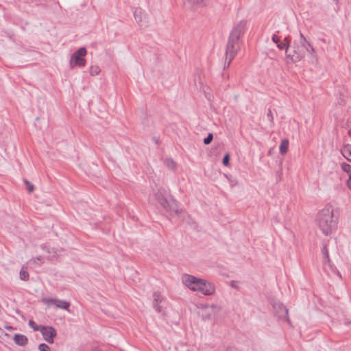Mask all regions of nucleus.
Here are the masks:
<instances>
[{
    "instance_id": "f257e3e1",
    "label": "nucleus",
    "mask_w": 351,
    "mask_h": 351,
    "mask_svg": "<svg viewBox=\"0 0 351 351\" xmlns=\"http://www.w3.org/2000/svg\"><path fill=\"white\" fill-rule=\"evenodd\" d=\"M317 227L324 235H330L336 230L338 217L334 214V208L331 205H326L317 214L315 219Z\"/></svg>"
},
{
    "instance_id": "f03ea898",
    "label": "nucleus",
    "mask_w": 351,
    "mask_h": 351,
    "mask_svg": "<svg viewBox=\"0 0 351 351\" xmlns=\"http://www.w3.org/2000/svg\"><path fill=\"white\" fill-rule=\"evenodd\" d=\"M245 27V22L240 21L230 32L226 50V59L228 58V62L227 65L224 66V68L230 66L232 60L239 50L240 45L239 40L240 37L244 33Z\"/></svg>"
},
{
    "instance_id": "7ed1b4c3",
    "label": "nucleus",
    "mask_w": 351,
    "mask_h": 351,
    "mask_svg": "<svg viewBox=\"0 0 351 351\" xmlns=\"http://www.w3.org/2000/svg\"><path fill=\"white\" fill-rule=\"evenodd\" d=\"M182 282L189 289L205 295H211L215 291V286L210 282L196 278L192 275L184 274Z\"/></svg>"
},
{
    "instance_id": "20e7f679",
    "label": "nucleus",
    "mask_w": 351,
    "mask_h": 351,
    "mask_svg": "<svg viewBox=\"0 0 351 351\" xmlns=\"http://www.w3.org/2000/svg\"><path fill=\"white\" fill-rule=\"evenodd\" d=\"M87 53V50L85 47H80L75 51L71 56L69 65L71 68H74L77 66L80 67L85 66L86 61L84 58Z\"/></svg>"
},
{
    "instance_id": "39448f33",
    "label": "nucleus",
    "mask_w": 351,
    "mask_h": 351,
    "mask_svg": "<svg viewBox=\"0 0 351 351\" xmlns=\"http://www.w3.org/2000/svg\"><path fill=\"white\" fill-rule=\"evenodd\" d=\"M272 306L274 314L278 320L290 324L287 308L280 301L274 302Z\"/></svg>"
},
{
    "instance_id": "423d86ee",
    "label": "nucleus",
    "mask_w": 351,
    "mask_h": 351,
    "mask_svg": "<svg viewBox=\"0 0 351 351\" xmlns=\"http://www.w3.org/2000/svg\"><path fill=\"white\" fill-rule=\"evenodd\" d=\"M159 203L167 212L179 214L178 204L175 199L168 200L166 197H160Z\"/></svg>"
},
{
    "instance_id": "0eeeda50",
    "label": "nucleus",
    "mask_w": 351,
    "mask_h": 351,
    "mask_svg": "<svg viewBox=\"0 0 351 351\" xmlns=\"http://www.w3.org/2000/svg\"><path fill=\"white\" fill-rule=\"evenodd\" d=\"M40 332L45 341L51 344L53 343V339L57 335L56 330L53 327L43 326H41Z\"/></svg>"
},
{
    "instance_id": "6e6552de",
    "label": "nucleus",
    "mask_w": 351,
    "mask_h": 351,
    "mask_svg": "<svg viewBox=\"0 0 351 351\" xmlns=\"http://www.w3.org/2000/svg\"><path fill=\"white\" fill-rule=\"evenodd\" d=\"M300 44L302 48H304L307 53L313 55V56L317 59L316 50L308 41L304 34L300 32Z\"/></svg>"
},
{
    "instance_id": "1a4fd4ad",
    "label": "nucleus",
    "mask_w": 351,
    "mask_h": 351,
    "mask_svg": "<svg viewBox=\"0 0 351 351\" xmlns=\"http://www.w3.org/2000/svg\"><path fill=\"white\" fill-rule=\"evenodd\" d=\"M304 58V54L299 49L298 46H293L292 51L287 53V58L289 60L288 63H295L300 61Z\"/></svg>"
},
{
    "instance_id": "9d476101",
    "label": "nucleus",
    "mask_w": 351,
    "mask_h": 351,
    "mask_svg": "<svg viewBox=\"0 0 351 351\" xmlns=\"http://www.w3.org/2000/svg\"><path fill=\"white\" fill-rule=\"evenodd\" d=\"M209 0H184V5L191 10L206 7Z\"/></svg>"
},
{
    "instance_id": "9b49d317",
    "label": "nucleus",
    "mask_w": 351,
    "mask_h": 351,
    "mask_svg": "<svg viewBox=\"0 0 351 351\" xmlns=\"http://www.w3.org/2000/svg\"><path fill=\"white\" fill-rule=\"evenodd\" d=\"M43 301L45 303L50 302L54 304L57 308L64 310H68L70 306V303L69 302L56 298H45Z\"/></svg>"
},
{
    "instance_id": "f8f14e48",
    "label": "nucleus",
    "mask_w": 351,
    "mask_h": 351,
    "mask_svg": "<svg viewBox=\"0 0 351 351\" xmlns=\"http://www.w3.org/2000/svg\"><path fill=\"white\" fill-rule=\"evenodd\" d=\"M134 17L135 21L140 24L141 23L147 22V14L141 8H136L134 11Z\"/></svg>"
},
{
    "instance_id": "ddd939ff",
    "label": "nucleus",
    "mask_w": 351,
    "mask_h": 351,
    "mask_svg": "<svg viewBox=\"0 0 351 351\" xmlns=\"http://www.w3.org/2000/svg\"><path fill=\"white\" fill-rule=\"evenodd\" d=\"M153 297H154V302H153L154 307L158 312H160L161 306H159V303L163 300V298L161 295L160 292H154L153 294Z\"/></svg>"
},
{
    "instance_id": "4468645a",
    "label": "nucleus",
    "mask_w": 351,
    "mask_h": 351,
    "mask_svg": "<svg viewBox=\"0 0 351 351\" xmlns=\"http://www.w3.org/2000/svg\"><path fill=\"white\" fill-rule=\"evenodd\" d=\"M14 341L16 344L23 346L27 343L28 339L25 335L16 334L14 337Z\"/></svg>"
},
{
    "instance_id": "2eb2a0df",
    "label": "nucleus",
    "mask_w": 351,
    "mask_h": 351,
    "mask_svg": "<svg viewBox=\"0 0 351 351\" xmlns=\"http://www.w3.org/2000/svg\"><path fill=\"white\" fill-rule=\"evenodd\" d=\"M289 142L288 139L285 138L282 140L279 146V151L281 154L284 155L286 153H287L289 149Z\"/></svg>"
},
{
    "instance_id": "dca6fc26",
    "label": "nucleus",
    "mask_w": 351,
    "mask_h": 351,
    "mask_svg": "<svg viewBox=\"0 0 351 351\" xmlns=\"http://www.w3.org/2000/svg\"><path fill=\"white\" fill-rule=\"evenodd\" d=\"M341 153L345 158L351 161V145H345L341 149Z\"/></svg>"
},
{
    "instance_id": "f3484780",
    "label": "nucleus",
    "mask_w": 351,
    "mask_h": 351,
    "mask_svg": "<svg viewBox=\"0 0 351 351\" xmlns=\"http://www.w3.org/2000/svg\"><path fill=\"white\" fill-rule=\"evenodd\" d=\"M20 279L24 281H27L29 280V273L27 271V266L23 265L19 273Z\"/></svg>"
},
{
    "instance_id": "a211bd4d",
    "label": "nucleus",
    "mask_w": 351,
    "mask_h": 351,
    "mask_svg": "<svg viewBox=\"0 0 351 351\" xmlns=\"http://www.w3.org/2000/svg\"><path fill=\"white\" fill-rule=\"evenodd\" d=\"M322 254L324 256V263L330 265V257H329V253H328V250L326 245H323V248H322Z\"/></svg>"
},
{
    "instance_id": "6ab92c4d",
    "label": "nucleus",
    "mask_w": 351,
    "mask_h": 351,
    "mask_svg": "<svg viewBox=\"0 0 351 351\" xmlns=\"http://www.w3.org/2000/svg\"><path fill=\"white\" fill-rule=\"evenodd\" d=\"M165 165L171 169H174L176 167V163L171 158H167L164 161Z\"/></svg>"
},
{
    "instance_id": "aec40b11",
    "label": "nucleus",
    "mask_w": 351,
    "mask_h": 351,
    "mask_svg": "<svg viewBox=\"0 0 351 351\" xmlns=\"http://www.w3.org/2000/svg\"><path fill=\"white\" fill-rule=\"evenodd\" d=\"M341 169L344 172L347 173L348 174L351 173V165H350L349 164L346 163V162H342L341 164Z\"/></svg>"
},
{
    "instance_id": "412c9836",
    "label": "nucleus",
    "mask_w": 351,
    "mask_h": 351,
    "mask_svg": "<svg viewBox=\"0 0 351 351\" xmlns=\"http://www.w3.org/2000/svg\"><path fill=\"white\" fill-rule=\"evenodd\" d=\"M290 46V42L289 41H287V43H278L277 44V47L279 49H286V51H287V53H288L287 50L289 49Z\"/></svg>"
},
{
    "instance_id": "4be33fe9",
    "label": "nucleus",
    "mask_w": 351,
    "mask_h": 351,
    "mask_svg": "<svg viewBox=\"0 0 351 351\" xmlns=\"http://www.w3.org/2000/svg\"><path fill=\"white\" fill-rule=\"evenodd\" d=\"M29 326L34 330V331H40L42 326H38L32 319L29 321Z\"/></svg>"
},
{
    "instance_id": "5701e85b",
    "label": "nucleus",
    "mask_w": 351,
    "mask_h": 351,
    "mask_svg": "<svg viewBox=\"0 0 351 351\" xmlns=\"http://www.w3.org/2000/svg\"><path fill=\"white\" fill-rule=\"evenodd\" d=\"M100 72V69L98 66H91L90 68V74L91 75H96Z\"/></svg>"
},
{
    "instance_id": "b1692460",
    "label": "nucleus",
    "mask_w": 351,
    "mask_h": 351,
    "mask_svg": "<svg viewBox=\"0 0 351 351\" xmlns=\"http://www.w3.org/2000/svg\"><path fill=\"white\" fill-rule=\"evenodd\" d=\"M165 193L166 191L164 189H159L157 193L155 194L157 200L159 202L160 197H165Z\"/></svg>"
},
{
    "instance_id": "393cba45",
    "label": "nucleus",
    "mask_w": 351,
    "mask_h": 351,
    "mask_svg": "<svg viewBox=\"0 0 351 351\" xmlns=\"http://www.w3.org/2000/svg\"><path fill=\"white\" fill-rule=\"evenodd\" d=\"M40 351H51L50 347L46 343H40L38 346Z\"/></svg>"
},
{
    "instance_id": "a878e982",
    "label": "nucleus",
    "mask_w": 351,
    "mask_h": 351,
    "mask_svg": "<svg viewBox=\"0 0 351 351\" xmlns=\"http://www.w3.org/2000/svg\"><path fill=\"white\" fill-rule=\"evenodd\" d=\"M47 252L49 254H51V256H50V258H56L58 256V250L52 249L50 250L49 249H47Z\"/></svg>"
},
{
    "instance_id": "bb28decb",
    "label": "nucleus",
    "mask_w": 351,
    "mask_h": 351,
    "mask_svg": "<svg viewBox=\"0 0 351 351\" xmlns=\"http://www.w3.org/2000/svg\"><path fill=\"white\" fill-rule=\"evenodd\" d=\"M213 138V136L212 134H208V135L207 136V137H206L204 139V143L205 145H208L211 143L212 140Z\"/></svg>"
},
{
    "instance_id": "cd10ccee",
    "label": "nucleus",
    "mask_w": 351,
    "mask_h": 351,
    "mask_svg": "<svg viewBox=\"0 0 351 351\" xmlns=\"http://www.w3.org/2000/svg\"><path fill=\"white\" fill-rule=\"evenodd\" d=\"M223 164L228 167L230 164V155L229 154H226L224 156H223Z\"/></svg>"
},
{
    "instance_id": "c85d7f7f",
    "label": "nucleus",
    "mask_w": 351,
    "mask_h": 351,
    "mask_svg": "<svg viewBox=\"0 0 351 351\" xmlns=\"http://www.w3.org/2000/svg\"><path fill=\"white\" fill-rule=\"evenodd\" d=\"M25 184L27 186V191L29 193H32L34 190V186L30 183L28 180H25Z\"/></svg>"
},
{
    "instance_id": "c756f323",
    "label": "nucleus",
    "mask_w": 351,
    "mask_h": 351,
    "mask_svg": "<svg viewBox=\"0 0 351 351\" xmlns=\"http://www.w3.org/2000/svg\"><path fill=\"white\" fill-rule=\"evenodd\" d=\"M31 262H32L34 264H38V262L40 261V263H43V258L42 256H38L36 258H33L30 260Z\"/></svg>"
},
{
    "instance_id": "7c9ffc66",
    "label": "nucleus",
    "mask_w": 351,
    "mask_h": 351,
    "mask_svg": "<svg viewBox=\"0 0 351 351\" xmlns=\"http://www.w3.org/2000/svg\"><path fill=\"white\" fill-rule=\"evenodd\" d=\"M267 116L268 117V118L269 119V121L271 123V125L274 124V117H273V114H272V112H271V110L270 109L268 110V112H267Z\"/></svg>"
},
{
    "instance_id": "2f4dec72",
    "label": "nucleus",
    "mask_w": 351,
    "mask_h": 351,
    "mask_svg": "<svg viewBox=\"0 0 351 351\" xmlns=\"http://www.w3.org/2000/svg\"><path fill=\"white\" fill-rule=\"evenodd\" d=\"M272 40H273V42H274V43H275L278 44V43H279V40H279V38L278 37V36H277V35L274 34V35L272 36Z\"/></svg>"
},
{
    "instance_id": "473e14b6",
    "label": "nucleus",
    "mask_w": 351,
    "mask_h": 351,
    "mask_svg": "<svg viewBox=\"0 0 351 351\" xmlns=\"http://www.w3.org/2000/svg\"><path fill=\"white\" fill-rule=\"evenodd\" d=\"M226 351H239L236 348L229 347Z\"/></svg>"
},
{
    "instance_id": "72a5a7b5",
    "label": "nucleus",
    "mask_w": 351,
    "mask_h": 351,
    "mask_svg": "<svg viewBox=\"0 0 351 351\" xmlns=\"http://www.w3.org/2000/svg\"><path fill=\"white\" fill-rule=\"evenodd\" d=\"M215 306H212L210 307H207L206 309L208 311V312L209 313L210 311V309H211L212 311L213 310V308H215Z\"/></svg>"
},
{
    "instance_id": "f704fd0d",
    "label": "nucleus",
    "mask_w": 351,
    "mask_h": 351,
    "mask_svg": "<svg viewBox=\"0 0 351 351\" xmlns=\"http://www.w3.org/2000/svg\"><path fill=\"white\" fill-rule=\"evenodd\" d=\"M348 134L351 136V125H348Z\"/></svg>"
},
{
    "instance_id": "c9c22d12",
    "label": "nucleus",
    "mask_w": 351,
    "mask_h": 351,
    "mask_svg": "<svg viewBox=\"0 0 351 351\" xmlns=\"http://www.w3.org/2000/svg\"><path fill=\"white\" fill-rule=\"evenodd\" d=\"M287 41H289V42H290L289 39L287 37H286V38L284 39V42H283V43H287Z\"/></svg>"
},
{
    "instance_id": "e433bc0d",
    "label": "nucleus",
    "mask_w": 351,
    "mask_h": 351,
    "mask_svg": "<svg viewBox=\"0 0 351 351\" xmlns=\"http://www.w3.org/2000/svg\"><path fill=\"white\" fill-rule=\"evenodd\" d=\"M320 40H321L322 43H326V40H325V39H324V38L320 39Z\"/></svg>"
},
{
    "instance_id": "4c0bfd02",
    "label": "nucleus",
    "mask_w": 351,
    "mask_h": 351,
    "mask_svg": "<svg viewBox=\"0 0 351 351\" xmlns=\"http://www.w3.org/2000/svg\"><path fill=\"white\" fill-rule=\"evenodd\" d=\"M333 1H335L336 3H338L339 0H333Z\"/></svg>"
}]
</instances>
